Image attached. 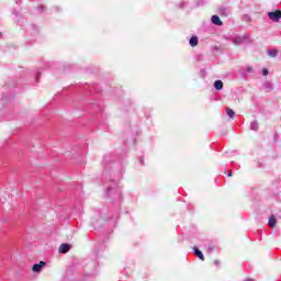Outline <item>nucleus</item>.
<instances>
[{"label": "nucleus", "instance_id": "6e6552de", "mask_svg": "<svg viewBox=\"0 0 281 281\" xmlns=\"http://www.w3.org/2000/svg\"><path fill=\"white\" fill-rule=\"evenodd\" d=\"M226 114L231 117V120H234L236 117V112L234 110L226 108Z\"/></svg>", "mask_w": 281, "mask_h": 281}, {"label": "nucleus", "instance_id": "9b49d317", "mask_svg": "<svg viewBox=\"0 0 281 281\" xmlns=\"http://www.w3.org/2000/svg\"><path fill=\"white\" fill-rule=\"evenodd\" d=\"M276 223H277L276 216L272 215V216L269 218L268 225H269V227H276Z\"/></svg>", "mask_w": 281, "mask_h": 281}, {"label": "nucleus", "instance_id": "20e7f679", "mask_svg": "<svg viewBox=\"0 0 281 281\" xmlns=\"http://www.w3.org/2000/svg\"><path fill=\"white\" fill-rule=\"evenodd\" d=\"M69 249H70L69 244H61L59 246V254H67Z\"/></svg>", "mask_w": 281, "mask_h": 281}, {"label": "nucleus", "instance_id": "dca6fc26", "mask_svg": "<svg viewBox=\"0 0 281 281\" xmlns=\"http://www.w3.org/2000/svg\"><path fill=\"white\" fill-rule=\"evenodd\" d=\"M228 177H232V171L228 172Z\"/></svg>", "mask_w": 281, "mask_h": 281}, {"label": "nucleus", "instance_id": "ddd939ff", "mask_svg": "<svg viewBox=\"0 0 281 281\" xmlns=\"http://www.w3.org/2000/svg\"><path fill=\"white\" fill-rule=\"evenodd\" d=\"M250 128H251V131H258V122L257 121H252L250 123Z\"/></svg>", "mask_w": 281, "mask_h": 281}, {"label": "nucleus", "instance_id": "39448f33", "mask_svg": "<svg viewBox=\"0 0 281 281\" xmlns=\"http://www.w3.org/2000/svg\"><path fill=\"white\" fill-rule=\"evenodd\" d=\"M233 43H234V45H243V43H245V37L236 36L233 38Z\"/></svg>", "mask_w": 281, "mask_h": 281}, {"label": "nucleus", "instance_id": "4468645a", "mask_svg": "<svg viewBox=\"0 0 281 281\" xmlns=\"http://www.w3.org/2000/svg\"><path fill=\"white\" fill-rule=\"evenodd\" d=\"M246 71H247V74H254V67L248 66V67L246 68Z\"/></svg>", "mask_w": 281, "mask_h": 281}, {"label": "nucleus", "instance_id": "423d86ee", "mask_svg": "<svg viewBox=\"0 0 281 281\" xmlns=\"http://www.w3.org/2000/svg\"><path fill=\"white\" fill-rule=\"evenodd\" d=\"M211 21L214 25H223V22L221 21V18H218V15H213L211 18Z\"/></svg>", "mask_w": 281, "mask_h": 281}, {"label": "nucleus", "instance_id": "2eb2a0df", "mask_svg": "<svg viewBox=\"0 0 281 281\" xmlns=\"http://www.w3.org/2000/svg\"><path fill=\"white\" fill-rule=\"evenodd\" d=\"M262 75H263V76H269V69L263 68V70H262Z\"/></svg>", "mask_w": 281, "mask_h": 281}, {"label": "nucleus", "instance_id": "9d476101", "mask_svg": "<svg viewBox=\"0 0 281 281\" xmlns=\"http://www.w3.org/2000/svg\"><path fill=\"white\" fill-rule=\"evenodd\" d=\"M214 87H215V89H216L217 91H221V89H223V81L216 80V81L214 82Z\"/></svg>", "mask_w": 281, "mask_h": 281}, {"label": "nucleus", "instance_id": "1a4fd4ad", "mask_svg": "<svg viewBox=\"0 0 281 281\" xmlns=\"http://www.w3.org/2000/svg\"><path fill=\"white\" fill-rule=\"evenodd\" d=\"M263 89H266L267 91H273V83H271V81H268L263 85Z\"/></svg>", "mask_w": 281, "mask_h": 281}, {"label": "nucleus", "instance_id": "f257e3e1", "mask_svg": "<svg viewBox=\"0 0 281 281\" xmlns=\"http://www.w3.org/2000/svg\"><path fill=\"white\" fill-rule=\"evenodd\" d=\"M268 16H269L270 21H273L274 23H278V21H280V19H281V11L276 10V11H272V12H268Z\"/></svg>", "mask_w": 281, "mask_h": 281}, {"label": "nucleus", "instance_id": "f3484780", "mask_svg": "<svg viewBox=\"0 0 281 281\" xmlns=\"http://www.w3.org/2000/svg\"><path fill=\"white\" fill-rule=\"evenodd\" d=\"M215 262V265H218V261L216 260V261H214Z\"/></svg>", "mask_w": 281, "mask_h": 281}, {"label": "nucleus", "instance_id": "f03ea898", "mask_svg": "<svg viewBox=\"0 0 281 281\" xmlns=\"http://www.w3.org/2000/svg\"><path fill=\"white\" fill-rule=\"evenodd\" d=\"M45 265H47L45 261H40V263H35L33 266L32 271H34V273H41V270L43 267H45Z\"/></svg>", "mask_w": 281, "mask_h": 281}, {"label": "nucleus", "instance_id": "f8f14e48", "mask_svg": "<svg viewBox=\"0 0 281 281\" xmlns=\"http://www.w3.org/2000/svg\"><path fill=\"white\" fill-rule=\"evenodd\" d=\"M268 56H270V58H276V56H278V50L276 49L268 50Z\"/></svg>", "mask_w": 281, "mask_h": 281}, {"label": "nucleus", "instance_id": "0eeeda50", "mask_svg": "<svg viewBox=\"0 0 281 281\" xmlns=\"http://www.w3.org/2000/svg\"><path fill=\"white\" fill-rule=\"evenodd\" d=\"M191 47H196V45H199V37L196 36H192L189 41Z\"/></svg>", "mask_w": 281, "mask_h": 281}, {"label": "nucleus", "instance_id": "7ed1b4c3", "mask_svg": "<svg viewBox=\"0 0 281 281\" xmlns=\"http://www.w3.org/2000/svg\"><path fill=\"white\" fill-rule=\"evenodd\" d=\"M193 251H194V256H196V258H199L200 260H205L203 252L201 250H199L198 247H193Z\"/></svg>", "mask_w": 281, "mask_h": 281}]
</instances>
